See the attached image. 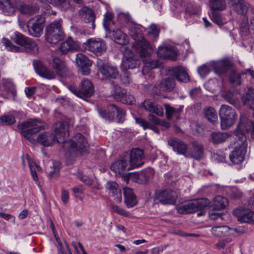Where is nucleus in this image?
Listing matches in <instances>:
<instances>
[{"label": "nucleus", "instance_id": "obj_1", "mask_svg": "<svg viewBox=\"0 0 254 254\" xmlns=\"http://www.w3.org/2000/svg\"><path fill=\"white\" fill-rule=\"evenodd\" d=\"M22 131L23 135L31 143H39L44 147L52 146L56 142L64 143V147L68 149L71 156L86 153L88 150V144L85 137L81 133H76L74 136L76 141L71 140L65 141L68 136V127L64 122L55 124L52 129L53 132H44L38 135L36 138L34 134L39 132L43 127V123L37 120L30 119L18 125Z\"/></svg>", "mask_w": 254, "mask_h": 254}, {"label": "nucleus", "instance_id": "obj_2", "mask_svg": "<svg viewBox=\"0 0 254 254\" xmlns=\"http://www.w3.org/2000/svg\"><path fill=\"white\" fill-rule=\"evenodd\" d=\"M128 34L135 41L133 46L141 58L150 56L153 52V46L142 36L141 29L132 24L128 28Z\"/></svg>", "mask_w": 254, "mask_h": 254}, {"label": "nucleus", "instance_id": "obj_3", "mask_svg": "<svg viewBox=\"0 0 254 254\" xmlns=\"http://www.w3.org/2000/svg\"><path fill=\"white\" fill-rule=\"evenodd\" d=\"M238 130L236 131L235 147L229 154L230 160L234 164H240L244 161L248 146L246 136Z\"/></svg>", "mask_w": 254, "mask_h": 254}, {"label": "nucleus", "instance_id": "obj_4", "mask_svg": "<svg viewBox=\"0 0 254 254\" xmlns=\"http://www.w3.org/2000/svg\"><path fill=\"white\" fill-rule=\"evenodd\" d=\"M210 204V201L207 198H201L180 204L178 207V211L181 214H189L200 210L197 216H201L205 214L206 212L203 209L209 206Z\"/></svg>", "mask_w": 254, "mask_h": 254}, {"label": "nucleus", "instance_id": "obj_5", "mask_svg": "<svg viewBox=\"0 0 254 254\" xmlns=\"http://www.w3.org/2000/svg\"><path fill=\"white\" fill-rule=\"evenodd\" d=\"M219 116L221 120L220 126L222 129H227L232 127L237 118L235 110L226 105H221L219 110Z\"/></svg>", "mask_w": 254, "mask_h": 254}, {"label": "nucleus", "instance_id": "obj_6", "mask_svg": "<svg viewBox=\"0 0 254 254\" xmlns=\"http://www.w3.org/2000/svg\"><path fill=\"white\" fill-rule=\"evenodd\" d=\"M64 37V34L61 28V20H56L47 26L45 37L49 43L56 44L62 40Z\"/></svg>", "mask_w": 254, "mask_h": 254}, {"label": "nucleus", "instance_id": "obj_7", "mask_svg": "<svg viewBox=\"0 0 254 254\" xmlns=\"http://www.w3.org/2000/svg\"><path fill=\"white\" fill-rule=\"evenodd\" d=\"M98 111L102 118L108 121H112L115 118L118 123H121L124 121L125 111L115 104L108 105L106 110L103 108H99Z\"/></svg>", "mask_w": 254, "mask_h": 254}, {"label": "nucleus", "instance_id": "obj_8", "mask_svg": "<svg viewBox=\"0 0 254 254\" xmlns=\"http://www.w3.org/2000/svg\"><path fill=\"white\" fill-rule=\"evenodd\" d=\"M175 86V80L174 77H168L162 79L158 85V87L152 84H144L143 87L150 94L159 95L161 91L170 92Z\"/></svg>", "mask_w": 254, "mask_h": 254}, {"label": "nucleus", "instance_id": "obj_9", "mask_svg": "<svg viewBox=\"0 0 254 254\" xmlns=\"http://www.w3.org/2000/svg\"><path fill=\"white\" fill-rule=\"evenodd\" d=\"M69 89L75 95L82 98L91 97L94 92V88L92 83L87 78H83L78 88L71 85Z\"/></svg>", "mask_w": 254, "mask_h": 254}, {"label": "nucleus", "instance_id": "obj_10", "mask_svg": "<svg viewBox=\"0 0 254 254\" xmlns=\"http://www.w3.org/2000/svg\"><path fill=\"white\" fill-rule=\"evenodd\" d=\"M86 50L98 56L103 54L107 50L105 42L101 39L90 38L83 43Z\"/></svg>", "mask_w": 254, "mask_h": 254}, {"label": "nucleus", "instance_id": "obj_11", "mask_svg": "<svg viewBox=\"0 0 254 254\" xmlns=\"http://www.w3.org/2000/svg\"><path fill=\"white\" fill-rule=\"evenodd\" d=\"M11 39L16 44L24 47L27 52L35 53L37 51L36 43L19 32H15L11 36Z\"/></svg>", "mask_w": 254, "mask_h": 254}, {"label": "nucleus", "instance_id": "obj_12", "mask_svg": "<svg viewBox=\"0 0 254 254\" xmlns=\"http://www.w3.org/2000/svg\"><path fill=\"white\" fill-rule=\"evenodd\" d=\"M44 23L45 18L42 15L29 19L26 25L29 34L34 37H40L43 33Z\"/></svg>", "mask_w": 254, "mask_h": 254}, {"label": "nucleus", "instance_id": "obj_13", "mask_svg": "<svg viewBox=\"0 0 254 254\" xmlns=\"http://www.w3.org/2000/svg\"><path fill=\"white\" fill-rule=\"evenodd\" d=\"M178 194L177 192L170 188L161 190L157 195V199L162 204H175Z\"/></svg>", "mask_w": 254, "mask_h": 254}, {"label": "nucleus", "instance_id": "obj_14", "mask_svg": "<svg viewBox=\"0 0 254 254\" xmlns=\"http://www.w3.org/2000/svg\"><path fill=\"white\" fill-rule=\"evenodd\" d=\"M99 71L106 78L114 79L119 76V72L116 66L102 62L97 63Z\"/></svg>", "mask_w": 254, "mask_h": 254}, {"label": "nucleus", "instance_id": "obj_15", "mask_svg": "<svg viewBox=\"0 0 254 254\" xmlns=\"http://www.w3.org/2000/svg\"><path fill=\"white\" fill-rule=\"evenodd\" d=\"M129 159V169H133L142 165L144 163L142 159L144 157L143 151L138 148L132 149L129 153H125Z\"/></svg>", "mask_w": 254, "mask_h": 254}, {"label": "nucleus", "instance_id": "obj_16", "mask_svg": "<svg viewBox=\"0 0 254 254\" xmlns=\"http://www.w3.org/2000/svg\"><path fill=\"white\" fill-rule=\"evenodd\" d=\"M233 63L228 58H225L218 61H213L210 62V66L215 73L222 75L229 70H231Z\"/></svg>", "mask_w": 254, "mask_h": 254}, {"label": "nucleus", "instance_id": "obj_17", "mask_svg": "<svg viewBox=\"0 0 254 254\" xmlns=\"http://www.w3.org/2000/svg\"><path fill=\"white\" fill-rule=\"evenodd\" d=\"M33 66L35 72L44 78L52 79L56 76V73L54 71L49 69L40 61H34Z\"/></svg>", "mask_w": 254, "mask_h": 254}, {"label": "nucleus", "instance_id": "obj_18", "mask_svg": "<svg viewBox=\"0 0 254 254\" xmlns=\"http://www.w3.org/2000/svg\"><path fill=\"white\" fill-rule=\"evenodd\" d=\"M76 64L82 74L88 75L90 74L91 71L90 67L91 66L92 63L85 55L81 53L77 54Z\"/></svg>", "mask_w": 254, "mask_h": 254}, {"label": "nucleus", "instance_id": "obj_19", "mask_svg": "<svg viewBox=\"0 0 254 254\" xmlns=\"http://www.w3.org/2000/svg\"><path fill=\"white\" fill-rule=\"evenodd\" d=\"M49 64L55 70L56 75L63 77L66 76L67 68L64 61L58 57H52L49 60Z\"/></svg>", "mask_w": 254, "mask_h": 254}, {"label": "nucleus", "instance_id": "obj_20", "mask_svg": "<svg viewBox=\"0 0 254 254\" xmlns=\"http://www.w3.org/2000/svg\"><path fill=\"white\" fill-rule=\"evenodd\" d=\"M79 48V43L69 37L61 44L59 50L62 55H64L68 52L77 51Z\"/></svg>", "mask_w": 254, "mask_h": 254}, {"label": "nucleus", "instance_id": "obj_21", "mask_svg": "<svg viewBox=\"0 0 254 254\" xmlns=\"http://www.w3.org/2000/svg\"><path fill=\"white\" fill-rule=\"evenodd\" d=\"M128 159H129L128 157L124 153L119 159L113 163L111 166V170L119 173H121L126 170H131V169H129V163Z\"/></svg>", "mask_w": 254, "mask_h": 254}, {"label": "nucleus", "instance_id": "obj_22", "mask_svg": "<svg viewBox=\"0 0 254 254\" xmlns=\"http://www.w3.org/2000/svg\"><path fill=\"white\" fill-rule=\"evenodd\" d=\"M168 144L172 147L173 150L178 154L188 156V145L177 138H171L168 140Z\"/></svg>", "mask_w": 254, "mask_h": 254}, {"label": "nucleus", "instance_id": "obj_23", "mask_svg": "<svg viewBox=\"0 0 254 254\" xmlns=\"http://www.w3.org/2000/svg\"><path fill=\"white\" fill-rule=\"evenodd\" d=\"M159 57L163 59L175 61L177 59V54L171 46L159 47L157 52Z\"/></svg>", "mask_w": 254, "mask_h": 254}, {"label": "nucleus", "instance_id": "obj_24", "mask_svg": "<svg viewBox=\"0 0 254 254\" xmlns=\"http://www.w3.org/2000/svg\"><path fill=\"white\" fill-rule=\"evenodd\" d=\"M140 107H142L145 110L154 113L159 116H163L164 114L163 108L150 100H145L141 103Z\"/></svg>", "mask_w": 254, "mask_h": 254}, {"label": "nucleus", "instance_id": "obj_25", "mask_svg": "<svg viewBox=\"0 0 254 254\" xmlns=\"http://www.w3.org/2000/svg\"><path fill=\"white\" fill-rule=\"evenodd\" d=\"M109 193L114 197V199L117 203L122 201V192L118 184L115 182H108L106 186Z\"/></svg>", "mask_w": 254, "mask_h": 254}, {"label": "nucleus", "instance_id": "obj_26", "mask_svg": "<svg viewBox=\"0 0 254 254\" xmlns=\"http://www.w3.org/2000/svg\"><path fill=\"white\" fill-rule=\"evenodd\" d=\"M164 106L166 118L168 120H171L173 118H175L176 120L180 119V115L183 111V106H180L178 108H175L168 104H165Z\"/></svg>", "mask_w": 254, "mask_h": 254}, {"label": "nucleus", "instance_id": "obj_27", "mask_svg": "<svg viewBox=\"0 0 254 254\" xmlns=\"http://www.w3.org/2000/svg\"><path fill=\"white\" fill-rule=\"evenodd\" d=\"M171 71L176 78L179 81L186 83L190 81L189 76L183 66H176L172 68Z\"/></svg>", "mask_w": 254, "mask_h": 254}, {"label": "nucleus", "instance_id": "obj_28", "mask_svg": "<svg viewBox=\"0 0 254 254\" xmlns=\"http://www.w3.org/2000/svg\"><path fill=\"white\" fill-rule=\"evenodd\" d=\"M126 59L124 60L121 64V68H126L127 70L128 69H133L137 67L140 65V61L136 59L133 56L132 54H130V56H127V53L125 54Z\"/></svg>", "mask_w": 254, "mask_h": 254}, {"label": "nucleus", "instance_id": "obj_29", "mask_svg": "<svg viewBox=\"0 0 254 254\" xmlns=\"http://www.w3.org/2000/svg\"><path fill=\"white\" fill-rule=\"evenodd\" d=\"M125 202L128 208L132 207L137 204V201L133 190L128 188H124Z\"/></svg>", "mask_w": 254, "mask_h": 254}, {"label": "nucleus", "instance_id": "obj_30", "mask_svg": "<svg viewBox=\"0 0 254 254\" xmlns=\"http://www.w3.org/2000/svg\"><path fill=\"white\" fill-rule=\"evenodd\" d=\"M189 155L192 158L199 160L203 157V149L201 144L197 141L191 142V147L189 150Z\"/></svg>", "mask_w": 254, "mask_h": 254}, {"label": "nucleus", "instance_id": "obj_31", "mask_svg": "<svg viewBox=\"0 0 254 254\" xmlns=\"http://www.w3.org/2000/svg\"><path fill=\"white\" fill-rule=\"evenodd\" d=\"M237 214L238 220L245 223H251L254 221V212L250 209L243 210L239 212L237 210L234 211Z\"/></svg>", "mask_w": 254, "mask_h": 254}, {"label": "nucleus", "instance_id": "obj_32", "mask_svg": "<svg viewBox=\"0 0 254 254\" xmlns=\"http://www.w3.org/2000/svg\"><path fill=\"white\" fill-rule=\"evenodd\" d=\"M153 175V169L151 168H147L138 173L137 176V182L139 184H147Z\"/></svg>", "mask_w": 254, "mask_h": 254}, {"label": "nucleus", "instance_id": "obj_33", "mask_svg": "<svg viewBox=\"0 0 254 254\" xmlns=\"http://www.w3.org/2000/svg\"><path fill=\"white\" fill-rule=\"evenodd\" d=\"M233 10L238 14L246 15L250 5L244 0H238L237 2H233L232 4Z\"/></svg>", "mask_w": 254, "mask_h": 254}, {"label": "nucleus", "instance_id": "obj_34", "mask_svg": "<svg viewBox=\"0 0 254 254\" xmlns=\"http://www.w3.org/2000/svg\"><path fill=\"white\" fill-rule=\"evenodd\" d=\"M228 205L227 198L221 195L216 196L213 200L211 207L213 210H221L224 209Z\"/></svg>", "mask_w": 254, "mask_h": 254}, {"label": "nucleus", "instance_id": "obj_35", "mask_svg": "<svg viewBox=\"0 0 254 254\" xmlns=\"http://www.w3.org/2000/svg\"><path fill=\"white\" fill-rule=\"evenodd\" d=\"M254 128V123L251 120H247L243 122L241 121L238 124L237 128L235 130L234 133L236 136V131L238 129L239 133L246 136L245 132H248L252 130Z\"/></svg>", "mask_w": 254, "mask_h": 254}, {"label": "nucleus", "instance_id": "obj_36", "mask_svg": "<svg viewBox=\"0 0 254 254\" xmlns=\"http://www.w3.org/2000/svg\"><path fill=\"white\" fill-rule=\"evenodd\" d=\"M211 233L217 237H222L229 236L230 227L227 226H217L212 228Z\"/></svg>", "mask_w": 254, "mask_h": 254}, {"label": "nucleus", "instance_id": "obj_37", "mask_svg": "<svg viewBox=\"0 0 254 254\" xmlns=\"http://www.w3.org/2000/svg\"><path fill=\"white\" fill-rule=\"evenodd\" d=\"M229 136V134L226 132H213L210 139L214 144H218L225 142Z\"/></svg>", "mask_w": 254, "mask_h": 254}, {"label": "nucleus", "instance_id": "obj_38", "mask_svg": "<svg viewBox=\"0 0 254 254\" xmlns=\"http://www.w3.org/2000/svg\"><path fill=\"white\" fill-rule=\"evenodd\" d=\"M0 8L7 15H12L15 11V7L9 0H0Z\"/></svg>", "mask_w": 254, "mask_h": 254}, {"label": "nucleus", "instance_id": "obj_39", "mask_svg": "<svg viewBox=\"0 0 254 254\" xmlns=\"http://www.w3.org/2000/svg\"><path fill=\"white\" fill-rule=\"evenodd\" d=\"M113 36L115 42L120 45H125L128 42L127 35L119 29L113 31Z\"/></svg>", "mask_w": 254, "mask_h": 254}, {"label": "nucleus", "instance_id": "obj_40", "mask_svg": "<svg viewBox=\"0 0 254 254\" xmlns=\"http://www.w3.org/2000/svg\"><path fill=\"white\" fill-rule=\"evenodd\" d=\"M83 17L85 22L90 25L88 27L93 30L95 28L94 23L95 16L93 11L91 9L87 8L83 13Z\"/></svg>", "mask_w": 254, "mask_h": 254}, {"label": "nucleus", "instance_id": "obj_41", "mask_svg": "<svg viewBox=\"0 0 254 254\" xmlns=\"http://www.w3.org/2000/svg\"><path fill=\"white\" fill-rule=\"evenodd\" d=\"M242 101L245 105L252 106L254 104V89L249 88L245 92L242 97Z\"/></svg>", "mask_w": 254, "mask_h": 254}, {"label": "nucleus", "instance_id": "obj_42", "mask_svg": "<svg viewBox=\"0 0 254 254\" xmlns=\"http://www.w3.org/2000/svg\"><path fill=\"white\" fill-rule=\"evenodd\" d=\"M211 10H224L226 7V0H209Z\"/></svg>", "mask_w": 254, "mask_h": 254}, {"label": "nucleus", "instance_id": "obj_43", "mask_svg": "<svg viewBox=\"0 0 254 254\" xmlns=\"http://www.w3.org/2000/svg\"><path fill=\"white\" fill-rule=\"evenodd\" d=\"M205 117L207 120L213 123H215L218 121L217 115L214 108L208 107L204 110Z\"/></svg>", "mask_w": 254, "mask_h": 254}, {"label": "nucleus", "instance_id": "obj_44", "mask_svg": "<svg viewBox=\"0 0 254 254\" xmlns=\"http://www.w3.org/2000/svg\"><path fill=\"white\" fill-rule=\"evenodd\" d=\"M246 74V72H242L241 73H238L233 69H232L229 76L230 82L236 85L241 84V76Z\"/></svg>", "mask_w": 254, "mask_h": 254}, {"label": "nucleus", "instance_id": "obj_45", "mask_svg": "<svg viewBox=\"0 0 254 254\" xmlns=\"http://www.w3.org/2000/svg\"><path fill=\"white\" fill-rule=\"evenodd\" d=\"M159 31H160L157 27L156 25L155 24H152L150 25L148 28L147 34L149 38L151 39L152 41H155L158 37Z\"/></svg>", "mask_w": 254, "mask_h": 254}, {"label": "nucleus", "instance_id": "obj_46", "mask_svg": "<svg viewBox=\"0 0 254 254\" xmlns=\"http://www.w3.org/2000/svg\"><path fill=\"white\" fill-rule=\"evenodd\" d=\"M224 98L232 105H236L239 101L237 95L231 91L227 92L224 95Z\"/></svg>", "mask_w": 254, "mask_h": 254}, {"label": "nucleus", "instance_id": "obj_47", "mask_svg": "<svg viewBox=\"0 0 254 254\" xmlns=\"http://www.w3.org/2000/svg\"><path fill=\"white\" fill-rule=\"evenodd\" d=\"M2 43L8 51L16 52H18L19 50V48L13 45L11 42L8 39L3 38L2 39Z\"/></svg>", "mask_w": 254, "mask_h": 254}, {"label": "nucleus", "instance_id": "obj_48", "mask_svg": "<svg viewBox=\"0 0 254 254\" xmlns=\"http://www.w3.org/2000/svg\"><path fill=\"white\" fill-rule=\"evenodd\" d=\"M211 68L210 63L208 65L204 64L199 66L197 68V71L199 75L201 77L204 78L210 72Z\"/></svg>", "mask_w": 254, "mask_h": 254}, {"label": "nucleus", "instance_id": "obj_49", "mask_svg": "<svg viewBox=\"0 0 254 254\" xmlns=\"http://www.w3.org/2000/svg\"><path fill=\"white\" fill-rule=\"evenodd\" d=\"M249 26L248 17L245 16V18L240 23V31L242 35H247L249 32Z\"/></svg>", "mask_w": 254, "mask_h": 254}, {"label": "nucleus", "instance_id": "obj_50", "mask_svg": "<svg viewBox=\"0 0 254 254\" xmlns=\"http://www.w3.org/2000/svg\"><path fill=\"white\" fill-rule=\"evenodd\" d=\"M122 68V73L120 75V80L123 84L127 85L130 81L129 73L126 68Z\"/></svg>", "mask_w": 254, "mask_h": 254}, {"label": "nucleus", "instance_id": "obj_51", "mask_svg": "<svg viewBox=\"0 0 254 254\" xmlns=\"http://www.w3.org/2000/svg\"><path fill=\"white\" fill-rule=\"evenodd\" d=\"M218 11V10H211V19L217 25H221L223 22L221 13Z\"/></svg>", "mask_w": 254, "mask_h": 254}, {"label": "nucleus", "instance_id": "obj_52", "mask_svg": "<svg viewBox=\"0 0 254 254\" xmlns=\"http://www.w3.org/2000/svg\"><path fill=\"white\" fill-rule=\"evenodd\" d=\"M15 122L14 118L12 116H4L0 118V125H10Z\"/></svg>", "mask_w": 254, "mask_h": 254}, {"label": "nucleus", "instance_id": "obj_53", "mask_svg": "<svg viewBox=\"0 0 254 254\" xmlns=\"http://www.w3.org/2000/svg\"><path fill=\"white\" fill-rule=\"evenodd\" d=\"M118 18L127 24H131V25L134 23L131 16L128 12H120L118 14Z\"/></svg>", "mask_w": 254, "mask_h": 254}, {"label": "nucleus", "instance_id": "obj_54", "mask_svg": "<svg viewBox=\"0 0 254 254\" xmlns=\"http://www.w3.org/2000/svg\"><path fill=\"white\" fill-rule=\"evenodd\" d=\"M127 91L123 89H117L114 93L115 99L119 102L122 103V99H124V97L126 96Z\"/></svg>", "mask_w": 254, "mask_h": 254}, {"label": "nucleus", "instance_id": "obj_55", "mask_svg": "<svg viewBox=\"0 0 254 254\" xmlns=\"http://www.w3.org/2000/svg\"><path fill=\"white\" fill-rule=\"evenodd\" d=\"M34 8L30 5L23 4L20 7V12L23 14H31L34 13Z\"/></svg>", "mask_w": 254, "mask_h": 254}, {"label": "nucleus", "instance_id": "obj_56", "mask_svg": "<svg viewBox=\"0 0 254 254\" xmlns=\"http://www.w3.org/2000/svg\"><path fill=\"white\" fill-rule=\"evenodd\" d=\"M135 120L136 123L142 127L144 129H146L151 127V124L149 123L147 121L141 118L136 117L135 118Z\"/></svg>", "mask_w": 254, "mask_h": 254}, {"label": "nucleus", "instance_id": "obj_57", "mask_svg": "<svg viewBox=\"0 0 254 254\" xmlns=\"http://www.w3.org/2000/svg\"><path fill=\"white\" fill-rule=\"evenodd\" d=\"M135 100L133 96L127 92L126 94V96L124 97V99H122V103L125 104H133Z\"/></svg>", "mask_w": 254, "mask_h": 254}, {"label": "nucleus", "instance_id": "obj_58", "mask_svg": "<svg viewBox=\"0 0 254 254\" xmlns=\"http://www.w3.org/2000/svg\"><path fill=\"white\" fill-rule=\"evenodd\" d=\"M161 64V62L158 60H154L146 63V66L150 69H153L159 67Z\"/></svg>", "mask_w": 254, "mask_h": 254}, {"label": "nucleus", "instance_id": "obj_59", "mask_svg": "<svg viewBox=\"0 0 254 254\" xmlns=\"http://www.w3.org/2000/svg\"><path fill=\"white\" fill-rule=\"evenodd\" d=\"M55 2L57 5H61L65 9L69 8L71 6L68 0H55Z\"/></svg>", "mask_w": 254, "mask_h": 254}, {"label": "nucleus", "instance_id": "obj_60", "mask_svg": "<svg viewBox=\"0 0 254 254\" xmlns=\"http://www.w3.org/2000/svg\"><path fill=\"white\" fill-rule=\"evenodd\" d=\"M112 18V16L110 14H106L104 16L103 25L106 30L108 29Z\"/></svg>", "mask_w": 254, "mask_h": 254}, {"label": "nucleus", "instance_id": "obj_61", "mask_svg": "<svg viewBox=\"0 0 254 254\" xmlns=\"http://www.w3.org/2000/svg\"><path fill=\"white\" fill-rule=\"evenodd\" d=\"M112 210L113 212H116L120 215L123 216H127L128 215V213L126 211L123 209L120 208V207L116 205H113L112 206Z\"/></svg>", "mask_w": 254, "mask_h": 254}, {"label": "nucleus", "instance_id": "obj_62", "mask_svg": "<svg viewBox=\"0 0 254 254\" xmlns=\"http://www.w3.org/2000/svg\"><path fill=\"white\" fill-rule=\"evenodd\" d=\"M201 93V88L200 87H195L190 91V96L191 98H194Z\"/></svg>", "mask_w": 254, "mask_h": 254}, {"label": "nucleus", "instance_id": "obj_63", "mask_svg": "<svg viewBox=\"0 0 254 254\" xmlns=\"http://www.w3.org/2000/svg\"><path fill=\"white\" fill-rule=\"evenodd\" d=\"M36 89V87L34 86L26 87L25 92L26 96L28 98L31 97L35 93Z\"/></svg>", "mask_w": 254, "mask_h": 254}, {"label": "nucleus", "instance_id": "obj_64", "mask_svg": "<svg viewBox=\"0 0 254 254\" xmlns=\"http://www.w3.org/2000/svg\"><path fill=\"white\" fill-rule=\"evenodd\" d=\"M69 195L68 192L63 190L62 191V200L64 204H66L68 201Z\"/></svg>", "mask_w": 254, "mask_h": 254}]
</instances>
